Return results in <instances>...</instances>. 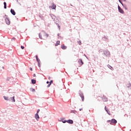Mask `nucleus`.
Here are the masks:
<instances>
[{
    "instance_id": "nucleus-38",
    "label": "nucleus",
    "mask_w": 131,
    "mask_h": 131,
    "mask_svg": "<svg viewBox=\"0 0 131 131\" xmlns=\"http://www.w3.org/2000/svg\"><path fill=\"white\" fill-rule=\"evenodd\" d=\"M51 84H49L48 85H47V88H50L51 86Z\"/></svg>"
},
{
    "instance_id": "nucleus-54",
    "label": "nucleus",
    "mask_w": 131,
    "mask_h": 131,
    "mask_svg": "<svg viewBox=\"0 0 131 131\" xmlns=\"http://www.w3.org/2000/svg\"><path fill=\"white\" fill-rule=\"evenodd\" d=\"M3 68H4V67H3Z\"/></svg>"
},
{
    "instance_id": "nucleus-52",
    "label": "nucleus",
    "mask_w": 131,
    "mask_h": 131,
    "mask_svg": "<svg viewBox=\"0 0 131 131\" xmlns=\"http://www.w3.org/2000/svg\"><path fill=\"white\" fill-rule=\"evenodd\" d=\"M16 20H18V18H16Z\"/></svg>"
},
{
    "instance_id": "nucleus-19",
    "label": "nucleus",
    "mask_w": 131,
    "mask_h": 131,
    "mask_svg": "<svg viewBox=\"0 0 131 131\" xmlns=\"http://www.w3.org/2000/svg\"><path fill=\"white\" fill-rule=\"evenodd\" d=\"M60 45V41L58 40L56 41V43L55 44V47H58Z\"/></svg>"
},
{
    "instance_id": "nucleus-40",
    "label": "nucleus",
    "mask_w": 131,
    "mask_h": 131,
    "mask_svg": "<svg viewBox=\"0 0 131 131\" xmlns=\"http://www.w3.org/2000/svg\"><path fill=\"white\" fill-rule=\"evenodd\" d=\"M46 36H47V37H49V34L47 33L46 34Z\"/></svg>"
},
{
    "instance_id": "nucleus-25",
    "label": "nucleus",
    "mask_w": 131,
    "mask_h": 131,
    "mask_svg": "<svg viewBox=\"0 0 131 131\" xmlns=\"http://www.w3.org/2000/svg\"><path fill=\"white\" fill-rule=\"evenodd\" d=\"M39 38L40 39H42V37L41 36V34H40V33H39Z\"/></svg>"
},
{
    "instance_id": "nucleus-15",
    "label": "nucleus",
    "mask_w": 131,
    "mask_h": 131,
    "mask_svg": "<svg viewBox=\"0 0 131 131\" xmlns=\"http://www.w3.org/2000/svg\"><path fill=\"white\" fill-rule=\"evenodd\" d=\"M61 49L62 50H66L67 49V47L65 46L64 45H62L61 46Z\"/></svg>"
},
{
    "instance_id": "nucleus-50",
    "label": "nucleus",
    "mask_w": 131,
    "mask_h": 131,
    "mask_svg": "<svg viewBox=\"0 0 131 131\" xmlns=\"http://www.w3.org/2000/svg\"><path fill=\"white\" fill-rule=\"evenodd\" d=\"M123 2H126V0H123Z\"/></svg>"
},
{
    "instance_id": "nucleus-33",
    "label": "nucleus",
    "mask_w": 131,
    "mask_h": 131,
    "mask_svg": "<svg viewBox=\"0 0 131 131\" xmlns=\"http://www.w3.org/2000/svg\"><path fill=\"white\" fill-rule=\"evenodd\" d=\"M102 52H103V50L102 49H100L99 50V53H102Z\"/></svg>"
},
{
    "instance_id": "nucleus-8",
    "label": "nucleus",
    "mask_w": 131,
    "mask_h": 131,
    "mask_svg": "<svg viewBox=\"0 0 131 131\" xmlns=\"http://www.w3.org/2000/svg\"><path fill=\"white\" fill-rule=\"evenodd\" d=\"M78 62L79 63V65H80V66L83 65V61H82V59H79L78 61Z\"/></svg>"
},
{
    "instance_id": "nucleus-53",
    "label": "nucleus",
    "mask_w": 131,
    "mask_h": 131,
    "mask_svg": "<svg viewBox=\"0 0 131 131\" xmlns=\"http://www.w3.org/2000/svg\"><path fill=\"white\" fill-rule=\"evenodd\" d=\"M71 6H72V5H71Z\"/></svg>"
},
{
    "instance_id": "nucleus-43",
    "label": "nucleus",
    "mask_w": 131,
    "mask_h": 131,
    "mask_svg": "<svg viewBox=\"0 0 131 131\" xmlns=\"http://www.w3.org/2000/svg\"><path fill=\"white\" fill-rule=\"evenodd\" d=\"M46 83H47V84H49V83H50V82H49V81H47V82H46Z\"/></svg>"
},
{
    "instance_id": "nucleus-26",
    "label": "nucleus",
    "mask_w": 131,
    "mask_h": 131,
    "mask_svg": "<svg viewBox=\"0 0 131 131\" xmlns=\"http://www.w3.org/2000/svg\"><path fill=\"white\" fill-rule=\"evenodd\" d=\"M102 38L104 39L103 40H106L107 39L106 36H104Z\"/></svg>"
},
{
    "instance_id": "nucleus-48",
    "label": "nucleus",
    "mask_w": 131,
    "mask_h": 131,
    "mask_svg": "<svg viewBox=\"0 0 131 131\" xmlns=\"http://www.w3.org/2000/svg\"><path fill=\"white\" fill-rule=\"evenodd\" d=\"M81 110H82V108H80L79 109V111H81Z\"/></svg>"
},
{
    "instance_id": "nucleus-16",
    "label": "nucleus",
    "mask_w": 131,
    "mask_h": 131,
    "mask_svg": "<svg viewBox=\"0 0 131 131\" xmlns=\"http://www.w3.org/2000/svg\"><path fill=\"white\" fill-rule=\"evenodd\" d=\"M129 82L128 83L126 84V86L127 88H129L130 90H131V83L129 82Z\"/></svg>"
},
{
    "instance_id": "nucleus-47",
    "label": "nucleus",
    "mask_w": 131,
    "mask_h": 131,
    "mask_svg": "<svg viewBox=\"0 0 131 131\" xmlns=\"http://www.w3.org/2000/svg\"><path fill=\"white\" fill-rule=\"evenodd\" d=\"M60 36V33H58L57 34V36Z\"/></svg>"
},
{
    "instance_id": "nucleus-4",
    "label": "nucleus",
    "mask_w": 131,
    "mask_h": 131,
    "mask_svg": "<svg viewBox=\"0 0 131 131\" xmlns=\"http://www.w3.org/2000/svg\"><path fill=\"white\" fill-rule=\"evenodd\" d=\"M117 123V120H116L115 119H112L111 120V122L110 123V124H116Z\"/></svg>"
},
{
    "instance_id": "nucleus-30",
    "label": "nucleus",
    "mask_w": 131,
    "mask_h": 131,
    "mask_svg": "<svg viewBox=\"0 0 131 131\" xmlns=\"http://www.w3.org/2000/svg\"><path fill=\"white\" fill-rule=\"evenodd\" d=\"M39 18L41 19V20H43V16H41V15L39 16Z\"/></svg>"
},
{
    "instance_id": "nucleus-13",
    "label": "nucleus",
    "mask_w": 131,
    "mask_h": 131,
    "mask_svg": "<svg viewBox=\"0 0 131 131\" xmlns=\"http://www.w3.org/2000/svg\"><path fill=\"white\" fill-rule=\"evenodd\" d=\"M56 8H57V6L55 5V4L53 3L52 6L51 7V9L53 10H56Z\"/></svg>"
},
{
    "instance_id": "nucleus-22",
    "label": "nucleus",
    "mask_w": 131,
    "mask_h": 131,
    "mask_svg": "<svg viewBox=\"0 0 131 131\" xmlns=\"http://www.w3.org/2000/svg\"><path fill=\"white\" fill-rule=\"evenodd\" d=\"M55 24L57 25L58 26V28H59V29H60V26L59 25V24L58 23H57L56 21H55Z\"/></svg>"
},
{
    "instance_id": "nucleus-14",
    "label": "nucleus",
    "mask_w": 131,
    "mask_h": 131,
    "mask_svg": "<svg viewBox=\"0 0 131 131\" xmlns=\"http://www.w3.org/2000/svg\"><path fill=\"white\" fill-rule=\"evenodd\" d=\"M31 82H32V84H35V83H36V80H35L34 79H32Z\"/></svg>"
},
{
    "instance_id": "nucleus-46",
    "label": "nucleus",
    "mask_w": 131,
    "mask_h": 131,
    "mask_svg": "<svg viewBox=\"0 0 131 131\" xmlns=\"http://www.w3.org/2000/svg\"><path fill=\"white\" fill-rule=\"evenodd\" d=\"M33 77H35V76H36L35 74H34L33 75Z\"/></svg>"
},
{
    "instance_id": "nucleus-28",
    "label": "nucleus",
    "mask_w": 131,
    "mask_h": 131,
    "mask_svg": "<svg viewBox=\"0 0 131 131\" xmlns=\"http://www.w3.org/2000/svg\"><path fill=\"white\" fill-rule=\"evenodd\" d=\"M50 15L51 16L52 19H54V17L55 15L54 14H50Z\"/></svg>"
},
{
    "instance_id": "nucleus-51",
    "label": "nucleus",
    "mask_w": 131,
    "mask_h": 131,
    "mask_svg": "<svg viewBox=\"0 0 131 131\" xmlns=\"http://www.w3.org/2000/svg\"><path fill=\"white\" fill-rule=\"evenodd\" d=\"M16 1L17 3H18V0H16Z\"/></svg>"
},
{
    "instance_id": "nucleus-23",
    "label": "nucleus",
    "mask_w": 131,
    "mask_h": 131,
    "mask_svg": "<svg viewBox=\"0 0 131 131\" xmlns=\"http://www.w3.org/2000/svg\"><path fill=\"white\" fill-rule=\"evenodd\" d=\"M108 68H110L111 70H114V69L111 66H108Z\"/></svg>"
},
{
    "instance_id": "nucleus-34",
    "label": "nucleus",
    "mask_w": 131,
    "mask_h": 131,
    "mask_svg": "<svg viewBox=\"0 0 131 131\" xmlns=\"http://www.w3.org/2000/svg\"><path fill=\"white\" fill-rule=\"evenodd\" d=\"M39 111H40V110L38 109L36 113H37V114H38V113H39Z\"/></svg>"
},
{
    "instance_id": "nucleus-29",
    "label": "nucleus",
    "mask_w": 131,
    "mask_h": 131,
    "mask_svg": "<svg viewBox=\"0 0 131 131\" xmlns=\"http://www.w3.org/2000/svg\"><path fill=\"white\" fill-rule=\"evenodd\" d=\"M118 1H119V3H121V4L122 5H122H124V4L122 3V0H118Z\"/></svg>"
},
{
    "instance_id": "nucleus-37",
    "label": "nucleus",
    "mask_w": 131,
    "mask_h": 131,
    "mask_svg": "<svg viewBox=\"0 0 131 131\" xmlns=\"http://www.w3.org/2000/svg\"><path fill=\"white\" fill-rule=\"evenodd\" d=\"M12 40H14V41L16 40V38L13 37L12 39Z\"/></svg>"
},
{
    "instance_id": "nucleus-3",
    "label": "nucleus",
    "mask_w": 131,
    "mask_h": 131,
    "mask_svg": "<svg viewBox=\"0 0 131 131\" xmlns=\"http://www.w3.org/2000/svg\"><path fill=\"white\" fill-rule=\"evenodd\" d=\"M118 9L119 13H120L121 14H124V11H123V9H122V8H121V7L119 6V5H118Z\"/></svg>"
},
{
    "instance_id": "nucleus-9",
    "label": "nucleus",
    "mask_w": 131,
    "mask_h": 131,
    "mask_svg": "<svg viewBox=\"0 0 131 131\" xmlns=\"http://www.w3.org/2000/svg\"><path fill=\"white\" fill-rule=\"evenodd\" d=\"M10 13L12 14V15H13V16H15V15H16V12H15V10H14V9H11L10 10Z\"/></svg>"
},
{
    "instance_id": "nucleus-31",
    "label": "nucleus",
    "mask_w": 131,
    "mask_h": 131,
    "mask_svg": "<svg viewBox=\"0 0 131 131\" xmlns=\"http://www.w3.org/2000/svg\"><path fill=\"white\" fill-rule=\"evenodd\" d=\"M20 48H21V50H24V49L25 48V47H24V46H21Z\"/></svg>"
},
{
    "instance_id": "nucleus-2",
    "label": "nucleus",
    "mask_w": 131,
    "mask_h": 131,
    "mask_svg": "<svg viewBox=\"0 0 131 131\" xmlns=\"http://www.w3.org/2000/svg\"><path fill=\"white\" fill-rule=\"evenodd\" d=\"M102 55L105 56L107 58H109V57H110V52L108 51V50H103Z\"/></svg>"
},
{
    "instance_id": "nucleus-44",
    "label": "nucleus",
    "mask_w": 131,
    "mask_h": 131,
    "mask_svg": "<svg viewBox=\"0 0 131 131\" xmlns=\"http://www.w3.org/2000/svg\"><path fill=\"white\" fill-rule=\"evenodd\" d=\"M10 78H7V80H8V81L10 80Z\"/></svg>"
},
{
    "instance_id": "nucleus-11",
    "label": "nucleus",
    "mask_w": 131,
    "mask_h": 131,
    "mask_svg": "<svg viewBox=\"0 0 131 131\" xmlns=\"http://www.w3.org/2000/svg\"><path fill=\"white\" fill-rule=\"evenodd\" d=\"M104 109H105L106 112H107V114H108V115H111V114H110V111H109V110H108V108H107L106 106H105Z\"/></svg>"
},
{
    "instance_id": "nucleus-18",
    "label": "nucleus",
    "mask_w": 131,
    "mask_h": 131,
    "mask_svg": "<svg viewBox=\"0 0 131 131\" xmlns=\"http://www.w3.org/2000/svg\"><path fill=\"white\" fill-rule=\"evenodd\" d=\"M122 7L124 8L125 10H127V6L126 4H122Z\"/></svg>"
},
{
    "instance_id": "nucleus-21",
    "label": "nucleus",
    "mask_w": 131,
    "mask_h": 131,
    "mask_svg": "<svg viewBox=\"0 0 131 131\" xmlns=\"http://www.w3.org/2000/svg\"><path fill=\"white\" fill-rule=\"evenodd\" d=\"M4 9H7V3L6 2H4Z\"/></svg>"
},
{
    "instance_id": "nucleus-42",
    "label": "nucleus",
    "mask_w": 131,
    "mask_h": 131,
    "mask_svg": "<svg viewBox=\"0 0 131 131\" xmlns=\"http://www.w3.org/2000/svg\"><path fill=\"white\" fill-rule=\"evenodd\" d=\"M5 17H6V18H8V15H5V16H4V18H5Z\"/></svg>"
},
{
    "instance_id": "nucleus-1",
    "label": "nucleus",
    "mask_w": 131,
    "mask_h": 131,
    "mask_svg": "<svg viewBox=\"0 0 131 131\" xmlns=\"http://www.w3.org/2000/svg\"><path fill=\"white\" fill-rule=\"evenodd\" d=\"M3 98H4V100H6V101H9L10 102H15V96H13L12 97L9 98L7 96H3Z\"/></svg>"
},
{
    "instance_id": "nucleus-27",
    "label": "nucleus",
    "mask_w": 131,
    "mask_h": 131,
    "mask_svg": "<svg viewBox=\"0 0 131 131\" xmlns=\"http://www.w3.org/2000/svg\"><path fill=\"white\" fill-rule=\"evenodd\" d=\"M36 60L38 63H40V60L39 59V58H37L36 59Z\"/></svg>"
},
{
    "instance_id": "nucleus-12",
    "label": "nucleus",
    "mask_w": 131,
    "mask_h": 131,
    "mask_svg": "<svg viewBox=\"0 0 131 131\" xmlns=\"http://www.w3.org/2000/svg\"><path fill=\"white\" fill-rule=\"evenodd\" d=\"M35 117L36 120L38 121L39 120V115H38V114L36 113L35 115Z\"/></svg>"
},
{
    "instance_id": "nucleus-35",
    "label": "nucleus",
    "mask_w": 131,
    "mask_h": 131,
    "mask_svg": "<svg viewBox=\"0 0 131 131\" xmlns=\"http://www.w3.org/2000/svg\"><path fill=\"white\" fill-rule=\"evenodd\" d=\"M38 66L40 68V62H38Z\"/></svg>"
},
{
    "instance_id": "nucleus-6",
    "label": "nucleus",
    "mask_w": 131,
    "mask_h": 131,
    "mask_svg": "<svg viewBox=\"0 0 131 131\" xmlns=\"http://www.w3.org/2000/svg\"><path fill=\"white\" fill-rule=\"evenodd\" d=\"M79 95L80 96V97L81 98V100L82 101V102H83V101H84V96H83V94H82V93L80 92L79 93Z\"/></svg>"
},
{
    "instance_id": "nucleus-20",
    "label": "nucleus",
    "mask_w": 131,
    "mask_h": 131,
    "mask_svg": "<svg viewBox=\"0 0 131 131\" xmlns=\"http://www.w3.org/2000/svg\"><path fill=\"white\" fill-rule=\"evenodd\" d=\"M71 113H74V114H76V113H77V111H76V110H71Z\"/></svg>"
},
{
    "instance_id": "nucleus-39",
    "label": "nucleus",
    "mask_w": 131,
    "mask_h": 131,
    "mask_svg": "<svg viewBox=\"0 0 131 131\" xmlns=\"http://www.w3.org/2000/svg\"><path fill=\"white\" fill-rule=\"evenodd\" d=\"M107 122H108V123L110 122V123H111V120H107Z\"/></svg>"
},
{
    "instance_id": "nucleus-17",
    "label": "nucleus",
    "mask_w": 131,
    "mask_h": 131,
    "mask_svg": "<svg viewBox=\"0 0 131 131\" xmlns=\"http://www.w3.org/2000/svg\"><path fill=\"white\" fill-rule=\"evenodd\" d=\"M60 121H62V123H66V122H67V120H64V118H62L60 120Z\"/></svg>"
},
{
    "instance_id": "nucleus-5",
    "label": "nucleus",
    "mask_w": 131,
    "mask_h": 131,
    "mask_svg": "<svg viewBox=\"0 0 131 131\" xmlns=\"http://www.w3.org/2000/svg\"><path fill=\"white\" fill-rule=\"evenodd\" d=\"M5 22L7 25H10L11 24V23L10 22V19H9V18L8 17H5Z\"/></svg>"
},
{
    "instance_id": "nucleus-36",
    "label": "nucleus",
    "mask_w": 131,
    "mask_h": 131,
    "mask_svg": "<svg viewBox=\"0 0 131 131\" xmlns=\"http://www.w3.org/2000/svg\"><path fill=\"white\" fill-rule=\"evenodd\" d=\"M49 83L50 84H52V83H53V80H51L50 82H49Z\"/></svg>"
},
{
    "instance_id": "nucleus-49",
    "label": "nucleus",
    "mask_w": 131,
    "mask_h": 131,
    "mask_svg": "<svg viewBox=\"0 0 131 131\" xmlns=\"http://www.w3.org/2000/svg\"><path fill=\"white\" fill-rule=\"evenodd\" d=\"M51 79V77H49L48 79Z\"/></svg>"
},
{
    "instance_id": "nucleus-32",
    "label": "nucleus",
    "mask_w": 131,
    "mask_h": 131,
    "mask_svg": "<svg viewBox=\"0 0 131 131\" xmlns=\"http://www.w3.org/2000/svg\"><path fill=\"white\" fill-rule=\"evenodd\" d=\"M78 43L80 46L81 45V41L79 40V41H78Z\"/></svg>"
},
{
    "instance_id": "nucleus-10",
    "label": "nucleus",
    "mask_w": 131,
    "mask_h": 131,
    "mask_svg": "<svg viewBox=\"0 0 131 131\" xmlns=\"http://www.w3.org/2000/svg\"><path fill=\"white\" fill-rule=\"evenodd\" d=\"M67 122L69 123V124H73V120L71 119L67 120Z\"/></svg>"
},
{
    "instance_id": "nucleus-7",
    "label": "nucleus",
    "mask_w": 131,
    "mask_h": 131,
    "mask_svg": "<svg viewBox=\"0 0 131 131\" xmlns=\"http://www.w3.org/2000/svg\"><path fill=\"white\" fill-rule=\"evenodd\" d=\"M102 99L103 102H107L108 101V98L104 95L103 96Z\"/></svg>"
},
{
    "instance_id": "nucleus-45",
    "label": "nucleus",
    "mask_w": 131,
    "mask_h": 131,
    "mask_svg": "<svg viewBox=\"0 0 131 131\" xmlns=\"http://www.w3.org/2000/svg\"><path fill=\"white\" fill-rule=\"evenodd\" d=\"M30 70L31 71H32V68H30Z\"/></svg>"
},
{
    "instance_id": "nucleus-41",
    "label": "nucleus",
    "mask_w": 131,
    "mask_h": 131,
    "mask_svg": "<svg viewBox=\"0 0 131 131\" xmlns=\"http://www.w3.org/2000/svg\"><path fill=\"white\" fill-rule=\"evenodd\" d=\"M36 59H38V56L37 55H35Z\"/></svg>"
},
{
    "instance_id": "nucleus-24",
    "label": "nucleus",
    "mask_w": 131,
    "mask_h": 131,
    "mask_svg": "<svg viewBox=\"0 0 131 131\" xmlns=\"http://www.w3.org/2000/svg\"><path fill=\"white\" fill-rule=\"evenodd\" d=\"M30 90L31 92H35V89H34L33 88H30Z\"/></svg>"
}]
</instances>
